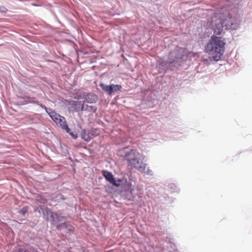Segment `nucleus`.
<instances>
[{"mask_svg":"<svg viewBox=\"0 0 252 252\" xmlns=\"http://www.w3.org/2000/svg\"><path fill=\"white\" fill-rule=\"evenodd\" d=\"M50 216L52 219V221H54L55 219H57L59 221H63L64 220V218L63 217H59L57 214L52 212H50Z\"/></svg>","mask_w":252,"mask_h":252,"instance_id":"obj_10","label":"nucleus"},{"mask_svg":"<svg viewBox=\"0 0 252 252\" xmlns=\"http://www.w3.org/2000/svg\"><path fill=\"white\" fill-rule=\"evenodd\" d=\"M63 225L67 229L68 231H73L74 227L66 223H63Z\"/></svg>","mask_w":252,"mask_h":252,"instance_id":"obj_12","label":"nucleus"},{"mask_svg":"<svg viewBox=\"0 0 252 252\" xmlns=\"http://www.w3.org/2000/svg\"><path fill=\"white\" fill-rule=\"evenodd\" d=\"M12 252H29L28 250H24L23 249H18Z\"/></svg>","mask_w":252,"mask_h":252,"instance_id":"obj_14","label":"nucleus"},{"mask_svg":"<svg viewBox=\"0 0 252 252\" xmlns=\"http://www.w3.org/2000/svg\"><path fill=\"white\" fill-rule=\"evenodd\" d=\"M216 18L213 26L214 34L207 44L205 50L214 61H218L221 59L224 53L225 42L221 37H218L217 35H221L224 29L226 30L237 29L238 28V24L235 19L227 12L218 13Z\"/></svg>","mask_w":252,"mask_h":252,"instance_id":"obj_1","label":"nucleus"},{"mask_svg":"<svg viewBox=\"0 0 252 252\" xmlns=\"http://www.w3.org/2000/svg\"><path fill=\"white\" fill-rule=\"evenodd\" d=\"M97 99V96L95 94H88L85 97L86 101L90 103L96 102Z\"/></svg>","mask_w":252,"mask_h":252,"instance_id":"obj_9","label":"nucleus"},{"mask_svg":"<svg viewBox=\"0 0 252 252\" xmlns=\"http://www.w3.org/2000/svg\"><path fill=\"white\" fill-rule=\"evenodd\" d=\"M73 110L76 111L79 110H83L84 109L83 104L81 101H73L71 104Z\"/></svg>","mask_w":252,"mask_h":252,"instance_id":"obj_5","label":"nucleus"},{"mask_svg":"<svg viewBox=\"0 0 252 252\" xmlns=\"http://www.w3.org/2000/svg\"><path fill=\"white\" fill-rule=\"evenodd\" d=\"M28 207L25 206L21 209L19 212L20 214L24 215L28 212Z\"/></svg>","mask_w":252,"mask_h":252,"instance_id":"obj_13","label":"nucleus"},{"mask_svg":"<svg viewBox=\"0 0 252 252\" xmlns=\"http://www.w3.org/2000/svg\"><path fill=\"white\" fill-rule=\"evenodd\" d=\"M41 106L45 109L46 112L49 115L52 119L57 124H58L59 122L60 121L62 116L56 113L54 111L50 108H47L46 106Z\"/></svg>","mask_w":252,"mask_h":252,"instance_id":"obj_4","label":"nucleus"},{"mask_svg":"<svg viewBox=\"0 0 252 252\" xmlns=\"http://www.w3.org/2000/svg\"><path fill=\"white\" fill-rule=\"evenodd\" d=\"M82 138L86 141H89L92 138L89 133H88L85 130H83L81 132Z\"/></svg>","mask_w":252,"mask_h":252,"instance_id":"obj_11","label":"nucleus"},{"mask_svg":"<svg viewBox=\"0 0 252 252\" xmlns=\"http://www.w3.org/2000/svg\"><path fill=\"white\" fill-rule=\"evenodd\" d=\"M183 51V49L182 48H180L179 49H178V50L177 51H175L174 52H172L170 53V55H169V56L170 57H174V59H173L172 58H171V59L174 61H175V59H182V55H179L178 54V53H181Z\"/></svg>","mask_w":252,"mask_h":252,"instance_id":"obj_8","label":"nucleus"},{"mask_svg":"<svg viewBox=\"0 0 252 252\" xmlns=\"http://www.w3.org/2000/svg\"><path fill=\"white\" fill-rule=\"evenodd\" d=\"M100 87L104 92L107 93L109 94H111L113 92L119 91L122 88V86L120 85L112 84L111 85H106L103 83H101Z\"/></svg>","mask_w":252,"mask_h":252,"instance_id":"obj_3","label":"nucleus"},{"mask_svg":"<svg viewBox=\"0 0 252 252\" xmlns=\"http://www.w3.org/2000/svg\"><path fill=\"white\" fill-rule=\"evenodd\" d=\"M57 227L58 229H61L62 228V225H57Z\"/></svg>","mask_w":252,"mask_h":252,"instance_id":"obj_17","label":"nucleus"},{"mask_svg":"<svg viewBox=\"0 0 252 252\" xmlns=\"http://www.w3.org/2000/svg\"><path fill=\"white\" fill-rule=\"evenodd\" d=\"M144 172H146L147 174H149V175H152L153 174V171L152 170H149L148 169L147 171H145Z\"/></svg>","mask_w":252,"mask_h":252,"instance_id":"obj_16","label":"nucleus"},{"mask_svg":"<svg viewBox=\"0 0 252 252\" xmlns=\"http://www.w3.org/2000/svg\"><path fill=\"white\" fill-rule=\"evenodd\" d=\"M69 134L74 139H76L77 138V136L76 134H74L73 132H70Z\"/></svg>","mask_w":252,"mask_h":252,"instance_id":"obj_15","label":"nucleus"},{"mask_svg":"<svg viewBox=\"0 0 252 252\" xmlns=\"http://www.w3.org/2000/svg\"><path fill=\"white\" fill-rule=\"evenodd\" d=\"M61 127H62L63 129L66 130V131L68 133L69 132L70 129L68 127V126L66 124L65 118L63 117L60 120V121L59 122L58 124Z\"/></svg>","mask_w":252,"mask_h":252,"instance_id":"obj_7","label":"nucleus"},{"mask_svg":"<svg viewBox=\"0 0 252 252\" xmlns=\"http://www.w3.org/2000/svg\"><path fill=\"white\" fill-rule=\"evenodd\" d=\"M125 159L129 166L137 169L141 172H145L147 164L143 161L144 158L135 150H131L126 153Z\"/></svg>","mask_w":252,"mask_h":252,"instance_id":"obj_2","label":"nucleus"},{"mask_svg":"<svg viewBox=\"0 0 252 252\" xmlns=\"http://www.w3.org/2000/svg\"><path fill=\"white\" fill-rule=\"evenodd\" d=\"M103 175L106 178V179L110 183L114 184L115 183V179L113 177V175L110 172L107 171H104L103 172Z\"/></svg>","mask_w":252,"mask_h":252,"instance_id":"obj_6","label":"nucleus"}]
</instances>
